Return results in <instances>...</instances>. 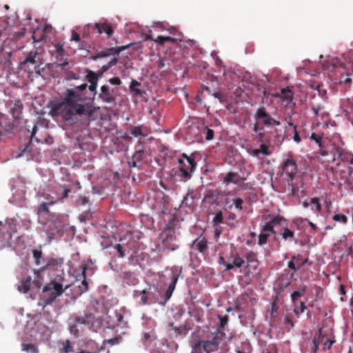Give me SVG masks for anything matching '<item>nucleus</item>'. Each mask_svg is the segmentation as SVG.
<instances>
[{"instance_id":"7c9ffc66","label":"nucleus","mask_w":353,"mask_h":353,"mask_svg":"<svg viewBox=\"0 0 353 353\" xmlns=\"http://www.w3.org/2000/svg\"><path fill=\"white\" fill-rule=\"evenodd\" d=\"M276 220L275 219H272V221L266 223L263 227L262 228L261 232H270L272 233H274V225L276 223Z\"/></svg>"},{"instance_id":"09e8293b","label":"nucleus","mask_w":353,"mask_h":353,"mask_svg":"<svg viewBox=\"0 0 353 353\" xmlns=\"http://www.w3.org/2000/svg\"><path fill=\"white\" fill-rule=\"evenodd\" d=\"M349 174L348 176L345 179V182L349 183L350 185L353 183V162L352 165H350L348 168Z\"/></svg>"},{"instance_id":"c03bdc74","label":"nucleus","mask_w":353,"mask_h":353,"mask_svg":"<svg viewBox=\"0 0 353 353\" xmlns=\"http://www.w3.org/2000/svg\"><path fill=\"white\" fill-rule=\"evenodd\" d=\"M332 219L342 223H345L347 221V218L345 215L341 214H336L333 216Z\"/></svg>"},{"instance_id":"7ed1b4c3","label":"nucleus","mask_w":353,"mask_h":353,"mask_svg":"<svg viewBox=\"0 0 353 353\" xmlns=\"http://www.w3.org/2000/svg\"><path fill=\"white\" fill-rule=\"evenodd\" d=\"M71 190L65 185H56L48 191L39 192L37 194L39 199H44L46 202H41L37 208L39 214H50L49 206L55 205L58 203H62L68 197Z\"/></svg>"},{"instance_id":"603ef678","label":"nucleus","mask_w":353,"mask_h":353,"mask_svg":"<svg viewBox=\"0 0 353 353\" xmlns=\"http://www.w3.org/2000/svg\"><path fill=\"white\" fill-rule=\"evenodd\" d=\"M289 125L293 126L294 129V137H293L294 141H296V143H300L301 139V137L299 135L298 132L296 130V128H297L296 125H294L291 122L289 123Z\"/></svg>"},{"instance_id":"49530a36","label":"nucleus","mask_w":353,"mask_h":353,"mask_svg":"<svg viewBox=\"0 0 353 353\" xmlns=\"http://www.w3.org/2000/svg\"><path fill=\"white\" fill-rule=\"evenodd\" d=\"M321 342H323V338H321V339H319V336L317 337L314 338V339H313V350H312V352L314 353H316L318 348H319V345L320 344H321Z\"/></svg>"},{"instance_id":"4c0bfd02","label":"nucleus","mask_w":353,"mask_h":353,"mask_svg":"<svg viewBox=\"0 0 353 353\" xmlns=\"http://www.w3.org/2000/svg\"><path fill=\"white\" fill-rule=\"evenodd\" d=\"M232 263L234 267L240 268L245 263V261L243 258L240 257L239 255H235L232 256Z\"/></svg>"},{"instance_id":"79ce46f5","label":"nucleus","mask_w":353,"mask_h":353,"mask_svg":"<svg viewBox=\"0 0 353 353\" xmlns=\"http://www.w3.org/2000/svg\"><path fill=\"white\" fill-rule=\"evenodd\" d=\"M218 319L220 321L219 323V328L218 330H221V329H224L225 326L228 324L229 317L227 315L222 316V315H218Z\"/></svg>"},{"instance_id":"6e6552de","label":"nucleus","mask_w":353,"mask_h":353,"mask_svg":"<svg viewBox=\"0 0 353 353\" xmlns=\"http://www.w3.org/2000/svg\"><path fill=\"white\" fill-rule=\"evenodd\" d=\"M256 121L260 122L265 126L280 125L281 122L273 119L271 115L266 111L264 106L259 108L254 116Z\"/></svg>"},{"instance_id":"ea45409f","label":"nucleus","mask_w":353,"mask_h":353,"mask_svg":"<svg viewBox=\"0 0 353 353\" xmlns=\"http://www.w3.org/2000/svg\"><path fill=\"white\" fill-rule=\"evenodd\" d=\"M86 79L89 81L90 83H97L98 82V76L95 72L90 70L86 74Z\"/></svg>"},{"instance_id":"c756f323","label":"nucleus","mask_w":353,"mask_h":353,"mask_svg":"<svg viewBox=\"0 0 353 353\" xmlns=\"http://www.w3.org/2000/svg\"><path fill=\"white\" fill-rule=\"evenodd\" d=\"M281 236L284 240H294V232L288 228H284L281 232Z\"/></svg>"},{"instance_id":"f257e3e1","label":"nucleus","mask_w":353,"mask_h":353,"mask_svg":"<svg viewBox=\"0 0 353 353\" xmlns=\"http://www.w3.org/2000/svg\"><path fill=\"white\" fill-rule=\"evenodd\" d=\"M52 111L66 121H72L76 115L93 117L95 108L91 102L85 101L82 94L73 89H67L61 95V101L56 103Z\"/></svg>"},{"instance_id":"4468645a","label":"nucleus","mask_w":353,"mask_h":353,"mask_svg":"<svg viewBox=\"0 0 353 353\" xmlns=\"http://www.w3.org/2000/svg\"><path fill=\"white\" fill-rule=\"evenodd\" d=\"M243 181V179L237 172H228L223 178V183L226 184L232 183L239 185L242 190H245L246 188L244 187V184L241 183Z\"/></svg>"},{"instance_id":"338daca9","label":"nucleus","mask_w":353,"mask_h":353,"mask_svg":"<svg viewBox=\"0 0 353 353\" xmlns=\"http://www.w3.org/2000/svg\"><path fill=\"white\" fill-rule=\"evenodd\" d=\"M284 321H285V323L286 324H288L291 328L294 327V322L290 316H289L288 315L285 316Z\"/></svg>"},{"instance_id":"423d86ee","label":"nucleus","mask_w":353,"mask_h":353,"mask_svg":"<svg viewBox=\"0 0 353 353\" xmlns=\"http://www.w3.org/2000/svg\"><path fill=\"white\" fill-rule=\"evenodd\" d=\"M179 170L182 174V176L185 179H189L196 166V163L193 158L188 157L185 154H182V159H178Z\"/></svg>"},{"instance_id":"3c124183","label":"nucleus","mask_w":353,"mask_h":353,"mask_svg":"<svg viewBox=\"0 0 353 353\" xmlns=\"http://www.w3.org/2000/svg\"><path fill=\"white\" fill-rule=\"evenodd\" d=\"M243 203V200L241 198H236L234 200V205L235 208L239 211H241L243 209L242 205Z\"/></svg>"},{"instance_id":"a18cd8bd","label":"nucleus","mask_w":353,"mask_h":353,"mask_svg":"<svg viewBox=\"0 0 353 353\" xmlns=\"http://www.w3.org/2000/svg\"><path fill=\"white\" fill-rule=\"evenodd\" d=\"M269 236H270L269 234L261 232V233L259 236V244L260 245H263L265 244L268 241Z\"/></svg>"},{"instance_id":"dca6fc26","label":"nucleus","mask_w":353,"mask_h":353,"mask_svg":"<svg viewBox=\"0 0 353 353\" xmlns=\"http://www.w3.org/2000/svg\"><path fill=\"white\" fill-rule=\"evenodd\" d=\"M310 138L312 140L314 141L319 146V148H320L319 153L322 156L325 157V156H327L330 154V148L329 149L325 148V142L326 141H323L322 139V137L321 135L317 134L314 132H312Z\"/></svg>"},{"instance_id":"4d7b16f0","label":"nucleus","mask_w":353,"mask_h":353,"mask_svg":"<svg viewBox=\"0 0 353 353\" xmlns=\"http://www.w3.org/2000/svg\"><path fill=\"white\" fill-rule=\"evenodd\" d=\"M39 32V30H37V31L35 30L33 32L32 39L34 40V42H39V41H41L43 39V37H44L43 32H41V36L37 37Z\"/></svg>"},{"instance_id":"72a5a7b5","label":"nucleus","mask_w":353,"mask_h":353,"mask_svg":"<svg viewBox=\"0 0 353 353\" xmlns=\"http://www.w3.org/2000/svg\"><path fill=\"white\" fill-rule=\"evenodd\" d=\"M136 296L140 297V303L141 305H145L148 303V292L144 290L141 292H136Z\"/></svg>"},{"instance_id":"aec40b11","label":"nucleus","mask_w":353,"mask_h":353,"mask_svg":"<svg viewBox=\"0 0 353 353\" xmlns=\"http://www.w3.org/2000/svg\"><path fill=\"white\" fill-rule=\"evenodd\" d=\"M148 133L147 128L143 125L134 126L130 130V134L134 137L141 136L145 138L148 135Z\"/></svg>"},{"instance_id":"b1692460","label":"nucleus","mask_w":353,"mask_h":353,"mask_svg":"<svg viewBox=\"0 0 353 353\" xmlns=\"http://www.w3.org/2000/svg\"><path fill=\"white\" fill-rule=\"evenodd\" d=\"M152 209L157 212V214H163L166 210V207L163 201V198L159 197L156 199L155 203L152 205Z\"/></svg>"},{"instance_id":"13d9d810","label":"nucleus","mask_w":353,"mask_h":353,"mask_svg":"<svg viewBox=\"0 0 353 353\" xmlns=\"http://www.w3.org/2000/svg\"><path fill=\"white\" fill-rule=\"evenodd\" d=\"M214 138V131L212 129L207 128L206 129V136L205 139L207 141H210Z\"/></svg>"},{"instance_id":"f3484780","label":"nucleus","mask_w":353,"mask_h":353,"mask_svg":"<svg viewBox=\"0 0 353 353\" xmlns=\"http://www.w3.org/2000/svg\"><path fill=\"white\" fill-rule=\"evenodd\" d=\"M192 248L199 252H204L208 248V242L205 237L200 236L193 241Z\"/></svg>"},{"instance_id":"393cba45","label":"nucleus","mask_w":353,"mask_h":353,"mask_svg":"<svg viewBox=\"0 0 353 353\" xmlns=\"http://www.w3.org/2000/svg\"><path fill=\"white\" fill-rule=\"evenodd\" d=\"M32 255L37 265H43L45 263V259L43 256L41 250L34 249L32 250Z\"/></svg>"},{"instance_id":"a878e982","label":"nucleus","mask_w":353,"mask_h":353,"mask_svg":"<svg viewBox=\"0 0 353 353\" xmlns=\"http://www.w3.org/2000/svg\"><path fill=\"white\" fill-rule=\"evenodd\" d=\"M194 205V197L192 195V192H188V194L184 196L181 206H186L191 208Z\"/></svg>"},{"instance_id":"c85d7f7f","label":"nucleus","mask_w":353,"mask_h":353,"mask_svg":"<svg viewBox=\"0 0 353 353\" xmlns=\"http://www.w3.org/2000/svg\"><path fill=\"white\" fill-rule=\"evenodd\" d=\"M294 305V308L293 310V312L294 313V314L296 316L297 318H299L300 314L301 313H303L306 310L307 306L305 305V303L303 301H301L299 303V305H297L296 303Z\"/></svg>"},{"instance_id":"ddd939ff","label":"nucleus","mask_w":353,"mask_h":353,"mask_svg":"<svg viewBox=\"0 0 353 353\" xmlns=\"http://www.w3.org/2000/svg\"><path fill=\"white\" fill-rule=\"evenodd\" d=\"M131 44H128L123 46L117 47V48H108L106 51H103L98 53L97 55L92 57L93 60H97L99 58H103L105 57H108L110 55H118L119 53L130 47Z\"/></svg>"},{"instance_id":"de8ad7c7","label":"nucleus","mask_w":353,"mask_h":353,"mask_svg":"<svg viewBox=\"0 0 353 353\" xmlns=\"http://www.w3.org/2000/svg\"><path fill=\"white\" fill-rule=\"evenodd\" d=\"M121 338L120 336H116L113 339H107L103 341V344H110V345H114L116 344H119L120 343Z\"/></svg>"},{"instance_id":"1a4fd4ad","label":"nucleus","mask_w":353,"mask_h":353,"mask_svg":"<svg viewBox=\"0 0 353 353\" xmlns=\"http://www.w3.org/2000/svg\"><path fill=\"white\" fill-rule=\"evenodd\" d=\"M40 54L37 51L30 52L25 60L22 62L23 65H28L29 67V72L30 73H40Z\"/></svg>"},{"instance_id":"5701e85b","label":"nucleus","mask_w":353,"mask_h":353,"mask_svg":"<svg viewBox=\"0 0 353 353\" xmlns=\"http://www.w3.org/2000/svg\"><path fill=\"white\" fill-rule=\"evenodd\" d=\"M319 337L321 339H323V342H321V344L323 345V348L325 350H329L332 347V345L335 343V341L333 339H330L326 334L323 332L322 329L319 330Z\"/></svg>"},{"instance_id":"0eeeda50","label":"nucleus","mask_w":353,"mask_h":353,"mask_svg":"<svg viewBox=\"0 0 353 353\" xmlns=\"http://www.w3.org/2000/svg\"><path fill=\"white\" fill-rule=\"evenodd\" d=\"M330 143V154L333 155V159H341L343 162L350 163L352 165L353 163V154L346 150L343 148L336 145L335 143Z\"/></svg>"},{"instance_id":"2f4dec72","label":"nucleus","mask_w":353,"mask_h":353,"mask_svg":"<svg viewBox=\"0 0 353 353\" xmlns=\"http://www.w3.org/2000/svg\"><path fill=\"white\" fill-rule=\"evenodd\" d=\"M139 146H137V150L134 154L132 156V159H134L137 161H139V163L142 161L144 157L145 151L143 149L139 148Z\"/></svg>"},{"instance_id":"4be33fe9","label":"nucleus","mask_w":353,"mask_h":353,"mask_svg":"<svg viewBox=\"0 0 353 353\" xmlns=\"http://www.w3.org/2000/svg\"><path fill=\"white\" fill-rule=\"evenodd\" d=\"M3 47L0 46V71H3L5 70H8L10 66V61L8 59V57L10 54L6 56L4 54L1 52L3 50Z\"/></svg>"},{"instance_id":"5fc2aeb1","label":"nucleus","mask_w":353,"mask_h":353,"mask_svg":"<svg viewBox=\"0 0 353 353\" xmlns=\"http://www.w3.org/2000/svg\"><path fill=\"white\" fill-rule=\"evenodd\" d=\"M259 150H260V152H262L265 156H268L270 154V152H269V150H268V147L264 143H262L260 145Z\"/></svg>"},{"instance_id":"412c9836","label":"nucleus","mask_w":353,"mask_h":353,"mask_svg":"<svg viewBox=\"0 0 353 353\" xmlns=\"http://www.w3.org/2000/svg\"><path fill=\"white\" fill-rule=\"evenodd\" d=\"M301 261V255L298 254L297 256H293L292 259L288 262V267L295 272L296 270V265L298 268H300L306 262V261Z\"/></svg>"},{"instance_id":"a19ab883","label":"nucleus","mask_w":353,"mask_h":353,"mask_svg":"<svg viewBox=\"0 0 353 353\" xmlns=\"http://www.w3.org/2000/svg\"><path fill=\"white\" fill-rule=\"evenodd\" d=\"M117 63V59L114 58L112 60H110L107 64L103 65L101 68V74H102L103 72L108 71L111 67L116 65Z\"/></svg>"},{"instance_id":"473e14b6","label":"nucleus","mask_w":353,"mask_h":353,"mask_svg":"<svg viewBox=\"0 0 353 353\" xmlns=\"http://www.w3.org/2000/svg\"><path fill=\"white\" fill-rule=\"evenodd\" d=\"M281 97L288 101H292L293 99V93L291 90L288 88L281 89Z\"/></svg>"},{"instance_id":"cd10ccee","label":"nucleus","mask_w":353,"mask_h":353,"mask_svg":"<svg viewBox=\"0 0 353 353\" xmlns=\"http://www.w3.org/2000/svg\"><path fill=\"white\" fill-rule=\"evenodd\" d=\"M43 272V271L41 270L40 268L39 270H34V274L35 275V277H34V279L32 283L37 288H41L42 286L43 278H42L41 274Z\"/></svg>"},{"instance_id":"39448f33","label":"nucleus","mask_w":353,"mask_h":353,"mask_svg":"<svg viewBox=\"0 0 353 353\" xmlns=\"http://www.w3.org/2000/svg\"><path fill=\"white\" fill-rule=\"evenodd\" d=\"M68 288L69 285H67L63 289L61 283L55 281H50L43 288L44 294L41 299V303L40 305H42L43 308L47 305H51Z\"/></svg>"},{"instance_id":"f8f14e48","label":"nucleus","mask_w":353,"mask_h":353,"mask_svg":"<svg viewBox=\"0 0 353 353\" xmlns=\"http://www.w3.org/2000/svg\"><path fill=\"white\" fill-rule=\"evenodd\" d=\"M86 270L87 268L85 265L82 266V272L81 274L79 276V279H77L76 282L77 281H79L82 279L81 283L80 285H78L74 289V292L77 295H81L83 293H85L88 290V283L86 279Z\"/></svg>"},{"instance_id":"e433bc0d","label":"nucleus","mask_w":353,"mask_h":353,"mask_svg":"<svg viewBox=\"0 0 353 353\" xmlns=\"http://www.w3.org/2000/svg\"><path fill=\"white\" fill-rule=\"evenodd\" d=\"M37 125H34L33 126V128H32V133H31V136H30V141H29V143H28V145H26V146L25 147V148L22 150L21 153H23V152H25L26 151H27V150H28V148H29L30 144V143H31L32 140L34 138L35 139V141H36L37 143H40V142H41V141L40 139H37V138H36V137H35V134H36V133H37Z\"/></svg>"},{"instance_id":"8fccbe9b","label":"nucleus","mask_w":353,"mask_h":353,"mask_svg":"<svg viewBox=\"0 0 353 353\" xmlns=\"http://www.w3.org/2000/svg\"><path fill=\"white\" fill-rule=\"evenodd\" d=\"M72 346L70 344V340L67 339L65 342L64 346L62 349L63 353H69L72 351Z\"/></svg>"},{"instance_id":"c9c22d12","label":"nucleus","mask_w":353,"mask_h":353,"mask_svg":"<svg viewBox=\"0 0 353 353\" xmlns=\"http://www.w3.org/2000/svg\"><path fill=\"white\" fill-rule=\"evenodd\" d=\"M245 257L248 263L247 266H249L250 263L257 261L256 254L253 251L248 252L245 254Z\"/></svg>"},{"instance_id":"69168bd1","label":"nucleus","mask_w":353,"mask_h":353,"mask_svg":"<svg viewBox=\"0 0 353 353\" xmlns=\"http://www.w3.org/2000/svg\"><path fill=\"white\" fill-rule=\"evenodd\" d=\"M70 332L71 334H74L76 336L79 335V329L76 325H72L70 327Z\"/></svg>"},{"instance_id":"6ab92c4d","label":"nucleus","mask_w":353,"mask_h":353,"mask_svg":"<svg viewBox=\"0 0 353 353\" xmlns=\"http://www.w3.org/2000/svg\"><path fill=\"white\" fill-rule=\"evenodd\" d=\"M32 284V277L27 276L21 279L20 284L18 285V290L22 293H28L30 289Z\"/></svg>"},{"instance_id":"2eb2a0df","label":"nucleus","mask_w":353,"mask_h":353,"mask_svg":"<svg viewBox=\"0 0 353 353\" xmlns=\"http://www.w3.org/2000/svg\"><path fill=\"white\" fill-rule=\"evenodd\" d=\"M94 29L97 30V32L100 34L105 32L107 34L108 38L111 37L114 33V28L112 24L107 21L95 23Z\"/></svg>"},{"instance_id":"9b49d317","label":"nucleus","mask_w":353,"mask_h":353,"mask_svg":"<svg viewBox=\"0 0 353 353\" xmlns=\"http://www.w3.org/2000/svg\"><path fill=\"white\" fill-rule=\"evenodd\" d=\"M99 97L103 102L105 103H116L117 94L115 90L110 89L108 85H103L101 87Z\"/></svg>"},{"instance_id":"37998d69","label":"nucleus","mask_w":353,"mask_h":353,"mask_svg":"<svg viewBox=\"0 0 353 353\" xmlns=\"http://www.w3.org/2000/svg\"><path fill=\"white\" fill-rule=\"evenodd\" d=\"M223 221V215L221 211H219L216 213L213 220L212 223L214 225H217L220 223H221Z\"/></svg>"},{"instance_id":"774afa93","label":"nucleus","mask_w":353,"mask_h":353,"mask_svg":"<svg viewBox=\"0 0 353 353\" xmlns=\"http://www.w3.org/2000/svg\"><path fill=\"white\" fill-rule=\"evenodd\" d=\"M103 350V347L97 348L96 351L94 352H88L83 350H79L77 353H99Z\"/></svg>"},{"instance_id":"20e7f679","label":"nucleus","mask_w":353,"mask_h":353,"mask_svg":"<svg viewBox=\"0 0 353 353\" xmlns=\"http://www.w3.org/2000/svg\"><path fill=\"white\" fill-rule=\"evenodd\" d=\"M225 333L217 330L213 333L212 338L201 340L193 346L194 353H211L219 348V345L223 339Z\"/></svg>"},{"instance_id":"a211bd4d","label":"nucleus","mask_w":353,"mask_h":353,"mask_svg":"<svg viewBox=\"0 0 353 353\" xmlns=\"http://www.w3.org/2000/svg\"><path fill=\"white\" fill-rule=\"evenodd\" d=\"M62 264V261L61 259H48L47 260H45V263L41 266L40 269L41 270H43V272L45 270H54L58 266H61Z\"/></svg>"},{"instance_id":"bb28decb","label":"nucleus","mask_w":353,"mask_h":353,"mask_svg":"<svg viewBox=\"0 0 353 353\" xmlns=\"http://www.w3.org/2000/svg\"><path fill=\"white\" fill-rule=\"evenodd\" d=\"M141 83L138 82L137 81L132 79L130 85V89L132 92L134 93L135 96H143V94L145 93L143 90H141L139 89L137 87L140 86Z\"/></svg>"},{"instance_id":"864d4df0","label":"nucleus","mask_w":353,"mask_h":353,"mask_svg":"<svg viewBox=\"0 0 353 353\" xmlns=\"http://www.w3.org/2000/svg\"><path fill=\"white\" fill-rule=\"evenodd\" d=\"M114 248L116 249V250L117 251V252L119 253V255L120 257L123 258L125 256V251L123 250V247L121 244L120 243H118L115 245Z\"/></svg>"},{"instance_id":"f704fd0d","label":"nucleus","mask_w":353,"mask_h":353,"mask_svg":"<svg viewBox=\"0 0 353 353\" xmlns=\"http://www.w3.org/2000/svg\"><path fill=\"white\" fill-rule=\"evenodd\" d=\"M22 350L27 352L30 353H38L39 350L38 348L33 344L31 343H23L22 345Z\"/></svg>"},{"instance_id":"f03ea898","label":"nucleus","mask_w":353,"mask_h":353,"mask_svg":"<svg viewBox=\"0 0 353 353\" xmlns=\"http://www.w3.org/2000/svg\"><path fill=\"white\" fill-rule=\"evenodd\" d=\"M281 188L283 192H288L294 196H299L300 188L303 186V179L297 175L296 161L292 158L287 159L281 166Z\"/></svg>"},{"instance_id":"e2e57ef3","label":"nucleus","mask_w":353,"mask_h":353,"mask_svg":"<svg viewBox=\"0 0 353 353\" xmlns=\"http://www.w3.org/2000/svg\"><path fill=\"white\" fill-rule=\"evenodd\" d=\"M56 52L58 55L63 57L64 55V49L61 45L57 44L55 46Z\"/></svg>"},{"instance_id":"680f3d73","label":"nucleus","mask_w":353,"mask_h":353,"mask_svg":"<svg viewBox=\"0 0 353 353\" xmlns=\"http://www.w3.org/2000/svg\"><path fill=\"white\" fill-rule=\"evenodd\" d=\"M75 322L79 324H84V325L88 324V322L86 318L82 317V316H77L75 318Z\"/></svg>"},{"instance_id":"0e129e2a","label":"nucleus","mask_w":353,"mask_h":353,"mask_svg":"<svg viewBox=\"0 0 353 353\" xmlns=\"http://www.w3.org/2000/svg\"><path fill=\"white\" fill-rule=\"evenodd\" d=\"M109 82L112 85H119L121 83V81L119 77H114L109 79Z\"/></svg>"},{"instance_id":"bf43d9fd","label":"nucleus","mask_w":353,"mask_h":353,"mask_svg":"<svg viewBox=\"0 0 353 353\" xmlns=\"http://www.w3.org/2000/svg\"><path fill=\"white\" fill-rule=\"evenodd\" d=\"M88 86V85L87 83H83L80 85L76 86L74 88H73V90H75L78 93L81 94V92L84 91Z\"/></svg>"},{"instance_id":"58836bf2","label":"nucleus","mask_w":353,"mask_h":353,"mask_svg":"<svg viewBox=\"0 0 353 353\" xmlns=\"http://www.w3.org/2000/svg\"><path fill=\"white\" fill-rule=\"evenodd\" d=\"M310 203L314 205V208H312L316 213H319L321 211V205L319 202V198H312L311 199Z\"/></svg>"},{"instance_id":"052dcab7","label":"nucleus","mask_w":353,"mask_h":353,"mask_svg":"<svg viewBox=\"0 0 353 353\" xmlns=\"http://www.w3.org/2000/svg\"><path fill=\"white\" fill-rule=\"evenodd\" d=\"M118 325L122 327L126 325V322H123V316L122 314L117 315Z\"/></svg>"},{"instance_id":"6e6d98bb","label":"nucleus","mask_w":353,"mask_h":353,"mask_svg":"<svg viewBox=\"0 0 353 353\" xmlns=\"http://www.w3.org/2000/svg\"><path fill=\"white\" fill-rule=\"evenodd\" d=\"M302 296H301V294H299L298 292H296V291L293 292L292 294H291V296H290V298H291V301H292V303L295 305L296 303V301L298 300V299L299 297H301Z\"/></svg>"},{"instance_id":"9d476101","label":"nucleus","mask_w":353,"mask_h":353,"mask_svg":"<svg viewBox=\"0 0 353 353\" xmlns=\"http://www.w3.org/2000/svg\"><path fill=\"white\" fill-rule=\"evenodd\" d=\"M182 272V268L181 267H177L174 266L170 269V280L171 282L168 285V289L165 291V300L168 301L170 299V297L172 295V293L175 289L176 284L178 281L179 277L181 275Z\"/></svg>"}]
</instances>
